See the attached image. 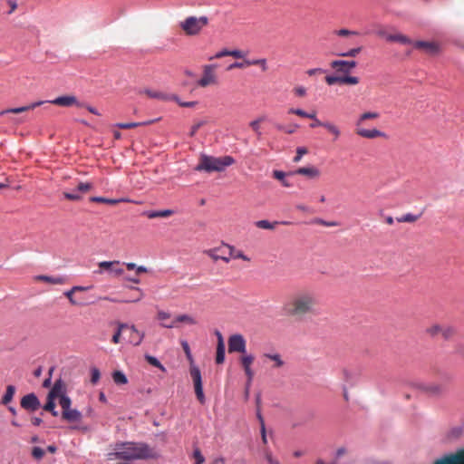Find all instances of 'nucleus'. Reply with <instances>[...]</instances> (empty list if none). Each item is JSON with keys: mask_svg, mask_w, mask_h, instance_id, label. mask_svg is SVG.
Returning <instances> with one entry per match:
<instances>
[{"mask_svg": "<svg viewBox=\"0 0 464 464\" xmlns=\"http://www.w3.org/2000/svg\"><path fill=\"white\" fill-rule=\"evenodd\" d=\"M157 458L156 452L142 441H120L111 446L106 454L109 461H135Z\"/></svg>", "mask_w": 464, "mask_h": 464, "instance_id": "obj_1", "label": "nucleus"}, {"mask_svg": "<svg viewBox=\"0 0 464 464\" xmlns=\"http://www.w3.org/2000/svg\"><path fill=\"white\" fill-rule=\"evenodd\" d=\"M55 400L63 409V417L70 422H79L82 420V414L76 409H71L72 401L67 395L66 388L62 380H57L47 395V401L44 406L45 411H51L52 415L58 416L55 409Z\"/></svg>", "mask_w": 464, "mask_h": 464, "instance_id": "obj_2", "label": "nucleus"}, {"mask_svg": "<svg viewBox=\"0 0 464 464\" xmlns=\"http://www.w3.org/2000/svg\"><path fill=\"white\" fill-rule=\"evenodd\" d=\"M234 163L235 159L231 156L217 158L207 154H201L200 162L195 167V170L208 173L213 171L221 172Z\"/></svg>", "mask_w": 464, "mask_h": 464, "instance_id": "obj_3", "label": "nucleus"}, {"mask_svg": "<svg viewBox=\"0 0 464 464\" xmlns=\"http://www.w3.org/2000/svg\"><path fill=\"white\" fill-rule=\"evenodd\" d=\"M317 304L316 296L310 292L298 294L292 301V307L287 310L290 315H299L313 313Z\"/></svg>", "mask_w": 464, "mask_h": 464, "instance_id": "obj_4", "label": "nucleus"}, {"mask_svg": "<svg viewBox=\"0 0 464 464\" xmlns=\"http://www.w3.org/2000/svg\"><path fill=\"white\" fill-rule=\"evenodd\" d=\"M208 24V18L206 15H190L179 23V28L188 36H197Z\"/></svg>", "mask_w": 464, "mask_h": 464, "instance_id": "obj_5", "label": "nucleus"}, {"mask_svg": "<svg viewBox=\"0 0 464 464\" xmlns=\"http://www.w3.org/2000/svg\"><path fill=\"white\" fill-rule=\"evenodd\" d=\"M228 352L230 353H238L241 355L247 352L246 340L242 334H233L228 337L227 340Z\"/></svg>", "mask_w": 464, "mask_h": 464, "instance_id": "obj_6", "label": "nucleus"}, {"mask_svg": "<svg viewBox=\"0 0 464 464\" xmlns=\"http://www.w3.org/2000/svg\"><path fill=\"white\" fill-rule=\"evenodd\" d=\"M255 360V355L252 353H246L242 354L240 357V363L244 369L245 374L246 376V386L248 387L254 379L255 372L252 369V364Z\"/></svg>", "mask_w": 464, "mask_h": 464, "instance_id": "obj_7", "label": "nucleus"}, {"mask_svg": "<svg viewBox=\"0 0 464 464\" xmlns=\"http://www.w3.org/2000/svg\"><path fill=\"white\" fill-rule=\"evenodd\" d=\"M217 64H206L203 67V76L198 81V84L200 87H207L208 85L216 84L218 82L217 76L215 73Z\"/></svg>", "mask_w": 464, "mask_h": 464, "instance_id": "obj_8", "label": "nucleus"}, {"mask_svg": "<svg viewBox=\"0 0 464 464\" xmlns=\"http://www.w3.org/2000/svg\"><path fill=\"white\" fill-rule=\"evenodd\" d=\"M414 48L422 50L430 55H436L440 51V46L434 41H416L412 43Z\"/></svg>", "mask_w": 464, "mask_h": 464, "instance_id": "obj_9", "label": "nucleus"}, {"mask_svg": "<svg viewBox=\"0 0 464 464\" xmlns=\"http://www.w3.org/2000/svg\"><path fill=\"white\" fill-rule=\"evenodd\" d=\"M191 376L194 381L197 398L201 404H204L206 402V398L203 392L202 377L199 368H193V373Z\"/></svg>", "mask_w": 464, "mask_h": 464, "instance_id": "obj_10", "label": "nucleus"}, {"mask_svg": "<svg viewBox=\"0 0 464 464\" xmlns=\"http://www.w3.org/2000/svg\"><path fill=\"white\" fill-rule=\"evenodd\" d=\"M120 265V261H101L98 266L100 270L97 271L98 274H102V270L107 271L111 275L114 276H121L123 274V269L121 267H116V266Z\"/></svg>", "mask_w": 464, "mask_h": 464, "instance_id": "obj_11", "label": "nucleus"}, {"mask_svg": "<svg viewBox=\"0 0 464 464\" xmlns=\"http://www.w3.org/2000/svg\"><path fill=\"white\" fill-rule=\"evenodd\" d=\"M178 323H184L187 324L194 325L197 324L196 319L187 314H179L176 316L170 323H161V326L168 329H172L178 326Z\"/></svg>", "mask_w": 464, "mask_h": 464, "instance_id": "obj_12", "label": "nucleus"}, {"mask_svg": "<svg viewBox=\"0 0 464 464\" xmlns=\"http://www.w3.org/2000/svg\"><path fill=\"white\" fill-rule=\"evenodd\" d=\"M48 102L63 106V107H70L72 105L81 106L82 104L78 102L76 96L74 95H63V96H58L53 100L48 101Z\"/></svg>", "mask_w": 464, "mask_h": 464, "instance_id": "obj_13", "label": "nucleus"}, {"mask_svg": "<svg viewBox=\"0 0 464 464\" xmlns=\"http://www.w3.org/2000/svg\"><path fill=\"white\" fill-rule=\"evenodd\" d=\"M21 406L26 410L34 411L40 407V401L34 393H29L22 398Z\"/></svg>", "mask_w": 464, "mask_h": 464, "instance_id": "obj_14", "label": "nucleus"}, {"mask_svg": "<svg viewBox=\"0 0 464 464\" xmlns=\"http://www.w3.org/2000/svg\"><path fill=\"white\" fill-rule=\"evenodd\" d=\"M357 65L355 61L335 60L331 63L333 68H337L339 72L349 73Z\"/></svg>", "mask_w": 464, "mask_h": 464, "instance_id": "obj_15", "label": "nucleus"}, {"mask_svg": "<svg viewBox=\"0 0 464 464\" xmlns=\"http://www.w3.org/2000/svg\"><path fill=\"white\" fill-rule=\"evenodd\" d=\"M208 256H209L215 262L222 260L225 263H229V258L226 257L224 253L223 245L218 247L210 248L206 251Z\"/></svg>", "mask_w": 464, "mask_h": 464, "instance_id": "obj_16", "label": "nucleus"}, {"mask_svg": "<svg viewBox=\"0 0 464 464\" xmlns=\"http://www.w3.org/2000/svg\"><path fill=\"white\" fill-rule=\"evenodd\" d=\"M127 329L130 331V336L128 341L129 343L134 346L140 345L144 339V333L140 332L133 324H129Z\"/></svg>", "mask_w": 464, "mask_h": 464, "instance_id": "obj_17", "label": "nucleus"}, {"mask_svg": "<svg viewBox=\"0 0 464 464\" xmlns=\"http://www.w3.org/2000/svg\"><path fill=\"white\" fill-rule=\"evenodd\" d=\"M356 133L362 137V138H366V139H374V138H377V137H384L385 136V133L377 130V129H364V128H361L360 127H357L356 129Z\"/></svg>", "mask_w": 464, "mask_h": 464, "instance_id": "obj_18", "label": "nucleus"}, {"mask_svg": "<svg viewBox=\"0 0 464 464\" xmlns=\"http://www.w3.org/2000/svg\"><path fill=\"white\" fill-rule=\"evenodd\" d=\"M434 464H464V454L462 456L446 455L437 459Z\"/></svg>", "mask_w": 464, "mask_h": 464, "instance_id": "obj_19", "label": "nucleus"}, {"mask_svg": "<svg viewBox=\"0 0 464 464\" xmlns=\"http://www.w3.org/2000/svg\"><path fill=\"white\" fill-rule=\"evenodd\" d=\"M294 173L299 174V175H304L310 179H316L320 176L319 169L314 166H307V167L299 168Z\"/></svg>", "mask_w": 464, "mask_h": 464, "instance_id": "obj_20", "label": "nucleus"}, {"mask_svg": "<svg viewBox=\"0 0 464 464\" xmlns=\"http://www.w3.org/2000/svg\"><path fill=\"white\" fill-rule=\"evenodd\" d=\"M263 356L268 360H271L274 362L273 368L275 369H280L283 368L285 364V360L281 356L279 353L273 352V353H265Z\"/></svg>", "mask_w": 464, "mask_h": 464, "instance_id": "obj_21", "label": "nucleus"}, {"mask_svg": "<svg viewBox=\"0 0 464 464\" xmlns=\"http://www.w3.org/2000/svg\"><path fill=\"white\" fill-rule=\"evenodd\" d=\"M380 117V113L377 111H366L362 113L356 120V127H360L367 120H376Z\"/></svg>", "mask_w": 464, "mask_h": 464, "instance_id": "obj_22", "label": "nucleus"}, {"mask_svg": "<svg viewBox=\"0 0 464 464\" xmlns=\"http://www.w3.org/2000/svg\"><path fill=\"white\" fill-rule=\"evenodd\" d=\"M92 202L107 203V204H117L120 202H130V199L121 198H107L102 197H92L90 198Z\"/></svg>", "mask_w": 464, "mask_h": 464, "instance_id": "obj_23", "label": "nucleus"}, {"mask_svg": "<svg viewBox=\"0 0 464 464\" xmlns=\"http://www.w3.org/2000/svg\"><path fill=\"white\" fill-rule=\"evenodd\" d=\"M181 345H182V348H183V350L185 352L186 357H187V359L188 360V362L190 363V374H192L193 373V368H198V367L195 364L194 358H193V355L191 353L188 343L187 341H182L181 342Z\"/></svg>", "mask_w": 464, "mask_h": 464, "instance_id": "obj_24", "label": "nucleus"}, {"mask_svg": "<svg viewBox=\"0 0 464 464\" xmlns=\"http://www.w3.org/2000/svg\"><path fill=\"white\" fill-rule=\"evenodd\" d=\"M34 279L41 280V281H44V282H46L49 284H53V285H60V284L63 283V277H53V276H44V275L36 276L34 277Z\"/></svg>", "mask_w": 464, "mask_h": 464, "instance_id": "obj_25", "label": "nucleus"}, {"mask_svg": "<svg viewBox=\"0 0 464 464\" xmlns=\"http://www.w3.org/2000/svg\"><path fill=\"white\" fill-rule=\"evenodd\" d=\"M265 120V117H259L257 119H255L249 122V126L253 129V130L256 132L257 138H261L262 131H261V122Z\"/></svg>", "mask_w": 464, "mask_h": 464, "instance_id": "obj_26", "label": "nucleus"}, {"mask_svg": "<svg viewBox=\"0 0 464 464\" xmlns=\"http://www.w3.org/2000/svg\"><path fill=\"white\" fill-rule=\"evenodd\" d=\"M246 66L259 65L263 72H266L268 69L267 61L265 58L255 59V60H246Z\"/></svg>", "mask_w": 464, "mask_h": 464, "instance_id": "obj_27", "label": "nucleus"}, {"mask_svg": "<svg viewBox=\"0 0 464 464\" xmlns=\"http://www.w3.org/2000/svg\"><path fill=\"white\" fill-rule=\"evenodd\" d=\"M112 379L116 384H126L128 382V378L126 374L121 371H115L112 373Z\"/></svg>", "mask_w": 464, "mask_h": 464, "instance_id": "obj_28", "label": "nucleus"}, {"mask_svg": "<svg viewBox=\"0 0 464 464\" xmlns=\"http://www.w3.org/2000/svg\"><path fill=\"white\" fill-rule=\"evenodd\" d=\"M273 176L278 179L279 181H281L282 185L285 188H289L291 187V183L286 179V174L285 172L282 171V170H274L273 171Z\"/></svg>", "mask_w": 464, "mask_h": 464, "instance_id": "obj_29", "label": "nucleus"}, {"mask_svg": "<svg viewBox=\"0 0 464 464\" xmlns=\"http://www.w3.org/2000/svg\"><path fill=\"white\" fill-rule=\"evenodd\" d=\"M323 127H324L330 133L334 136V140L339 139L341 130L336 125L332 122L325 121L324 124H323Z\"/></svg>", "mask_w": 464, "mask_h": 464, "instance_id": "obj_30", "label": "nucleus"}, {"mask_svg": "<svg viewBox=\"0 0 464 464\" xmlns=\"http://www.w3.org/2000/svg\"><path fill=\"white\" fill-rule=\"evenodd\" d=\"M156 120L147 121H143V122L117 123L114 126L121 128V129H129V128H133V127L141 126V125H148V124L154 122Z\"/></svg>", "mask_w": 464, "mask_h": 464, "instance_id": "obj_31", "label": "nucleus"}, {"mask_svg": "<svg viewBox=\"0 0 464 464\" xmlns=\"http://www.w3.org/2000/svg\"><path fill=\"white\" fill-rule=\"evenodd\" d=\"M14 392H15L14 386H13V385L7 386L6 391L3 396L2 402L4 404L9 403L12 401V399L14 395Z\"/></svg>", "mask_w": 464, "mask_h": 464, "instance_id": "obj_32", "label": "nucleus"}, {"mask_svg": "<svg viewBox=\"0 0 464 464\" xmlns=\"http://www.w3.org/2000/svg\"><path fill=\"white\" fill-rule=\"evenodd\" d=\"M146 360L150 363L151 365L159 368L161 372H166L167 369L165 366L159 361V359L152 355H146Z\"/></svg>", "mask_w": 464, "mask_h": 464, "instance_id": "obj_33", "label": "nucleus"}, {"mask_svg": "<svg viewBox=\"0 0 464 464\" xmlns=\"http://www.w3.org/2000/svg\"><path fill=\"white\" fill-rule=\"evenodd\" d=\"M387 39L389 41H393V42H400L403 44H412L413 42H411L407 36L403 35V34H393V35H389L387 37Z\"/></svg>", "mask_w": 464, "mask_h": 464, "instance_id": "obj_34", "label": "nucleus"}, {"mask_svg": "<svg viewBox=\"0 0 464 464\" xmlns=\"http://www.w3.org/2000/svg\"><path fill=\"white\" fill-rule=\"evenodd\" d=\"M128 327H129L128 324L121 323V324H118V328H117L115 334L112 336V342L114 343H120L121 335L122 331L124 329H127Z\"/></svg>", "mask_w": 464, "mask_h": 464, "instance_id": "obj_35", "label": "nucleus"}, {"mask_svg": "<svg viewBox=\"0 0 464 464\" xmlns=\"http://www.w3.org/2000/svg\"><path fill=\"white\" fill-rule=\"evenodd\" d=\"M226 347L225 345H217L216 362L221 364L225 362Z\"/></svg>", "mask_w": 464, "mask_h": 464, "instance_id": "obj_36", "label": "nucleus"}, {"mask_svg": "<svg viewBox=\"0 0 464 464\" xmlns=\"http://www.w3.org/2000/svg\"><path fill=\"white\" fill-rule=\"evenodd\" d=\"M442 330H443V326H441L440 324H433L426 329V333L429 335L435 337V336L440 335V331H442Z\"/></svg>", "mask_w": 464, "mask_h": 464, "instance_id": "obj_37", "label": "nucleus"}, {"mask_svg": "<svg viewBox=\"0 0 464 464\" xmlns=\"http://www.w3.org/2000/svg\"><path fill=\"white\" fill-rule=\"evenodd\" d=\"M129 270H136L137 273H145L148 268L145 266H137L133 262H128L124 264Z\"/></svg>", "mask_w": 464, "mask_h": 464, "instance_id": "obj_38", "label": "nucleus"}, {"mask_svg": "<svg viewBox=\"0 0 464 464\" xmlns=\"http://www.w3.org/2000/svg\"><path fill=\"white\" fill-rule=\"evenodd\" d=\"M171 214H173V210L164 209V210L150 212V213H149L148 216H149V218H157V217H167V216H170Z\"/></svg>", "mask_w": 464, "mask_h": 464, "instance_id": "obj_39", "label": "nucleus"}, {"mask_svg": "<svg viewBox=\"0 0 464 464\" xmlns=\"http://www.w3.org/2000/svg\"><path fill=\"white\" fill-rule=\"evenodd\" d=\"M343 84L356 85L359 83V78L353 75H344L342 80Z\"/></svg>", "mask_w": 464, "mask_h": 464, "instance_id": "obj_40", "label": "nucleus"}, {"mask_svg": "<svg viewBox=\"0 0 464 464\" xmlns=\"http://www.w3.org/2000/svg\"><path fill=\"white\" fill-rule=\"evenodd\" d=\"M29 110H30V107H28L27 105L22 106V107L11 108V109H7L5 111H1L0 115L5 114V113H20V112H24V111H26Z\"/></svg>", "mask_w": 464, "mask_h": 464, "instance_id": "obj_41", "label": "nucleus"}, {"mask_svg": "<svg viewBox=\"0 0 464 464\" xmlns=\"http://www.w3.org/2000/svg\"><path fill=\"white\" fill-rule=\"evenodd\" d=\"M74 293H75V292H74V291H72V288H71V289L66 290V291L64 292V295L68 298V300H69V302H70V304H71L72 305H81L82 304H81V303H79V302L74 298V296H73V294H74Z\"/></svg>", "mask_w": 464, "mask_h": 464, "instance_id": "obj_42", "label": "nucleus"}, {"mask_svg": "<svg viewBox=\"0 0 464 464\" xmlns=\"http://www.w3.org/2000/svg\"><path fill=\"white\" fill-rule=\"evenodd\" d=\"M362 51V47H355L347 52L340 53L338 55L343 57H355Z\"/></svg>", "mask_w": 464, "mask_h": 464, "instance_id": "obj_43", "label": "nucleus"}, {"mask_svg": "<svg viewBox=\"0 0 464 464\" xmlns=\"http://www.w3.org/2000/svg\"><path fill=\"white\" fill-rule=\"evenodd\" d=\"M63 196L65 198L72 201H79L82 199V195L77 190L73 192H64Z\"/></svg>", "mask_w": 464, "mask_h": 464, "instance_id": "obj_44", "label": "nucleus"}, {"mask_svg": "<svg viewBox=\"0 0 464 464\" xmlns=\"http://www.w3.org/2000/svg\"><path fill=\"white\" fill-rule=\"evenodd\" d=\"M170 100L177 102L182 107H193L197 104V102H182L178 96H169Z\"/></svg>", "mask_w": 464, "mask_h": 464, "instance_id": "obj_45", "label": "nucleus"}, {"mask_svg": "<svg viewBox=\"0 0 464 464\" xmlns=\"http://www.w3.org/2000/svg\"><path fill=\"white\" fill-rule=\"evenodd\" d=\"M223 248H224V250L228 249V257L227 258H229V262L235 258L236 253L238 252V249H236V247L234 246L229 245V244H223Z\"/></svg>", "mask_w": 464, "mask_h": 464, "instance_id": "obj_46", "label": "nucleus"}, {"mask_svg": "<svg viewBox=\"0 0 464 464\" xmlns=\"http://www.w3.org/2000/svg\"><path fill=\"white\" fill-rule=\"evenodd\" d=\"M256 226L263 229H273L275 227L274 224L266 219L258 220L257 222H256Z\"/></svg>", "mask_w": 464, "mask_h": 464, "instance_id": "obj_47", "label": "nucleus"}, {"mask_svg": "<svg viewBox=\"0 0 464 464\" xmlns=\"http://www.w3.org/2000/svg\"><path fill=\"white\" fill-rule=\"evenodd\" d=\"M193 456L196 459L195 464H203L205 462V458L198 448L194 449Z\"/></svg>", "mask_w": 464, "mask_h": 464, "instance_id": "obj_48", "label": "nucleus"}, {"mask_svg": "<svg viewBox=\"0 0 464 464\" xmlns=\"http://www.w3.org/2000/svg\"><path fill=\"white\" fill-rule=\"evenodd\" d=\"M144 92L149 95L150 97L151 98H154V99H169V97L162 94L161 92H153V91H150V90H145Z\"/></svg>", "mask_w": 464, "mask_h": 464, "instance_id": "obj_49", "label": "nucleus"}, {"mask_svg": "<svg viewBox=\"0 0 464 464\" xmlns=\"http://www.w3.org/2000/svg\"><path fill=\"white\" fill-rule=\"evenodd\" d=\"M343 76L329 75L325 77V81L329 85L342 83Z\"/></svg>", "mask_w": 464, "mask_h": 464, "instance_id": "obj_50", "label": "nucleus"}, {"mask_svg": "<svg viewBox=\"0 0 464 464\" xmlns=\"http://www.w3.org/2000/svg\"><path fill=\"white\" fill-rule=\"evenodd\" d=\"M205 124H206V121H204V120H200V121H198L197 122H195L194 125H192V127H191L189 135L191 137H193L197 133L198 129Z\"/></svg>", "mask_w": 464, "mask_h": 464, "instance_id": "obj_51", "label": "nucleus"}, {"mask_svg": "<svg viewBox=\"0 0 464 464\" xmlns=\"http://www.w3.org/2000/svg\"><path fill=\"white\" fill-rule=\"evenodd\" d=\"M257 417H258V420H260V424H261L262 440H263L264 443H266L267 442V439H266L265 421H264L263 417L261 416L260 413L257 414Z\"/></svg>", "mask_w": 464, "mask_h": 464, "instance_id": "obj_52", "label": "nucleus"}, {"mask_svg": "<svg viewBox=\"0 0 464 464\" xmlns=\"http://www.w3.org/2000/svg\"><path fill=\"white\" fill-rule=\"evenodd\" d=\"M92 188V183L90 182H82L77 187V191L81 193H85L89 191Z\"/></svg>", "mask_w": 464, "mask_h": 464, "instance_id": "obj_53", "label": "nucleus"}, {"mask_svg": "<svg viewBox=\"0 0 464 464\" xmlns=\"http://www.w3.org/2000/svg\"><path fill=\"white\" fill-rule=\"evenodd\" d=\"M418 217L416 215L408 213L403 215L401 218L398 219L399 222H414L416 221Z\"/></svg>", "mask_w": 464, "mask_h": 464, "instance_id": "obj_54", "label": "nucleus"}, {"mask_svg": "<svg viewBox=\"0 0 464 464\" xmlns=\"http://www.w3.org/2000/svg\"><path fill=\"white\" fill-rule=\"evenodd\" d=\"M307 153V150L304 147H298L296 149V156L294 158L295 162H299L303 156Z\"/></svg>", "mask_w": 464, "mask_h": 464, "instance_id": "obj_55", "label": "nucleus"}, {"mask_svg": "<svg viewBox=\"0 0 464 464\" xmlns=\"http://www.w3.org/2000/svg\"><path fill=\"white\" fill-rule=\"evenodd\" d=\"M91 376H92V379H91L92 382V383H97L99 382V380H100V377H101V372H100L99 369L95 368V367L92 368L91 370Z\"/></svg>", "mask_w": 464, "mask_h": 464, "instance_id": "obj_56", "label": "nucleus"}, {"mask_svg": "<svg viewBox=\"0 0 464 464\" xmlns=\"http://www.w3.org/2000/svg\"><path fill=\"white\" fill-rule=\"evenodd\" d=\"M170 318V314L166 311H159L158 312V319L161 323H169L168 320Z\"/></svg>", "mask_w": 464, "mask_h": 464, "instance_id": "obj_57", "label": "nucleus"}, {"mask_svg": "<svg viewBox=\"0 0 464 464\" xmlns=\"http://www.w3.org/2000/svg\"><path fill=\"white\" fill-rule=\"evenodd\" d=\"M32 454H33L34 458H35L36 459H41L44 455V451L40 447H34L33 449Z\"/></svg>", "mask_w": 464, "mask_h": 464, "instance_id": "obj_58", "label": "nucleus"}, {"mask_svg": "<svg viewBox=\"0 0 464 464\" xmlns=\"http://www.w3.org/2000/svg\"><path fill=\"white\" fill-rule=\"evenodd\" d=\"M229 55L237 59L245 57V53L239 49L229 50Z\"/></svg>", "mask_w": 464, "mask_h": 464, "instance_id": "obj_59", "label": "nucleus"}, {"mask_svg": "<svg viewBox=\"0 0 464 464\" xmlns=\"http://www.w3.org/2000/svg\"><path fill=\"white\" fill-rule=\"evenodd\" d=\"M234 259H242L246 262H250L251 258L247 256L242 250H238L237 253H236Z\"/></svg>", "mask_w": 464, "mask_h": 464, "instance_id": "obj_60", "label": "nucleus"}, {"mask_svg": "<svg viewBox=\"0 0 464 464\" xmlns=\"http://www.w3.org/2000/svg\"><path fill=\"white\" fill-rule=\"evenodd\" d=\"M453 333V330L449 327V326H443V330L440 331V335H442L444 338H449L451 336Z\"/></svg>", "mask_w": 464, "mask_h": 464, "instance_id": "obj_61", "label": "nucleus"}, {"mask_svg": "<svg viewBox=\"0 0 464 464\" xmlns=\"http://www.w3.org/2000/svg\"><path fill=\"white\" fill-rule=\"evenodd\" d=\"M288 112L289 113H295V114L299 115L301 117H306V115H307V112L304 111L302 109H293L292 108V109H289Z\"/></svg>", "mask_w": 464, "mask_h": 464, "instance_id": "obj_62", "label": "nucleus"}, {"mask_svg": "<svg viewBox=\"0 0 464 464\" xmlns=\"http://www.w3.org/2000/svg\"><path fill=\"white\" fill-rule=\"evenodd\" d=\"M266 459L269 464H280L279 461L276 459L269 452L266 454Z\"/></svg>", "mask_w": 464, "mask_h": 464, "instance_id": "obj_63", "label": "nucleus"}, {"mask_svg": "<svg viewBox=\"0 0 464 464\" xmlns=\"http://www.w3.org/2000/svg\"><path fill=\"white\" fill-rule=\"evenodd\" d=\"M295 92L298 96H304L306 94V90L304 86L295 87Z\"/></svg>", "mask_w": 464, "mask_h": 464, "instance_id": "obj_64", "label": "nucleus"}]
</instances>
